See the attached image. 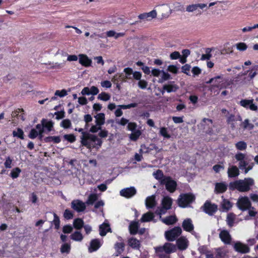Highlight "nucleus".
Masks as SVG:
<instances>
[{
	"instance_id": "f03ea898",
	"label": "nucleus",
	"mask_w": 258,
	"mask_h": 258,
	"mask_svg": "<svg viewBox=\"0 0 258 258\" xmlns=\"http://www.w3.org/2000/svg\"><path fill=\"white\" fill-rule=\"evenodd\" d=\"M195 200V196L191 193L181 194L177 199V204L179 207L184 208L193 203Z\"/></svg>"
},
{
	"instance_id": "ddd939ff",
	"label": "nucleus",
	"mask_w": 258,
	"mask_h": 258,
	"mask_svg": "<svg viewBox=\"0 0 258 258\" xmlns=\"http://www.w3.org/2000/svg\"><path fill=\"white\" fill-rule=\"evenodd\" d=\"M234 248L235 251L242 253H246L250 251V248L247 245L240 242H237L234 244Z\"/></svg>"
},
{
	"instance_id": "f3484780",
	"label": "nucleus",
	"mask_w": 258,
	"mask_h": 258,
	"mask_svg": "<svg viewBox=\"0 0 258 258\" xmlns=\"http://www.w3.org/2000/svg\"><path fill=\"white\" fill-rule=\"evenodd\" d=\"M157 12L155 10H152L149 13H145L139 15L138 18L141 20H151L156 18Z\"/></svg>"
},
{
	"instance_id": "680f3d73",
	"label": "nucleus",
	"mask_w": 258,
	"mask_h": 258,
	"mask_svg": "<svg viewBox=\"0 0 258 258\" xmlns=\"http://www.w3.org/2000/svg\"><path fill=\"white\" fill-rule=\"evenodd\" d=\"M24 110L23 109L18 108L15 111H13L12 113V117L13 118L17 117L18 118L19 117V113L21 112H24Z\"/></svg>"
},
{
	"instance_id": "5701e85b",
	"label": "nucleus",
	"mask_w": 258,
	"mask_h": 258,
	"mask_svg": "<svg viewBox=\"0 0 258 258\" xmlns=\"http://www.w3.org/2000/svg\"><path fill=\"white\" fill-rule=\"evenodd\" d=\"M79 63L85 67H89L91 65L92 60L85 54L79 55Z\"/></svg>"
},
{
	"instance_id": "473e14b6",
	"label": "nucleus",
	"mask_w": 258,
	"mask_h": 258,
	"mask_svg": "<svg viewBox=\"0 0 258 258\" xmlns=\"http://www.w3.org/2000/svg\"><path fill=\"white\" fill-rule=\"evenodd\" d=\"M153 176L155 179L160 181L161 184L162 180L166 177L164 175L163 171L160 169H158L156 172H154L153 173Z\"/></svg>"
},
{
	"instance_id": "3c124183",
	"label": "nucleus",
	"mask_w": 258,
	"mask_h": 258,
	"mask_svg": "<svg viewBox=\"0 0 258 258\" xmlns=\"http://www.w3.org/2000/svg\"><path fill=\"white\" fill-rule=\"evenodd\" d=\"M21 171V170L19 168L16 167L12 170L11 172V176L13 178H16L19 176Z\"/></svg>"
},
{
	"instance_id": "603ef678",
	"label": "nucleus",
	"mask_w": 258,
	"mask_h": 258,
	"mask_svg": "<svg viewBox=\"0 0 258 258\" xmlns=\"http://www.w3.org/2000/svg\"><path fill=\"white\" fill-rule=\"evenodd\" d=\"M60 125L64 128H68L71 125V120L69 119H64L61 121Z\"/></svg>"
},
{
	"instance_id": "49530a36",
	"label": "nucleus",
	"mask_w": 258,
	"mask_h": 258,
	"mask_svg": "<svg viewBox=\"0 0 258 258\" xmlns=\"http://www.w3.org/2000/svg\"><path fill=\"white\" fill-rule=\"evenodd\" d=\"M160 135L165 138L170 139L171 136L168 133L167 128L165 127H162L160 128Z\"/></svg>"
},
{
	"instance_id": "0eeeda50",
	"label": "nucleus",
	"mask_w": 258,
	"mask_h": 258,
	"mask_svg": "<svg viewBox=\"0 0 258 258\" xmlns=\"http://www.w3.org/2000/svg\"><path fill=\"white\" fill-rule=\"evenodd\" d=\"M175 250V246L171 243L166 242L163 246L157 247L155 248L156 253L163 252L165 251L166 253L169 254Z\"/></svg>"
},
{
	"instance_id": "f8f14e48",
	"label": "nucleus",
	"mask_w": 258,
	"mask_h": 258,
	"mask_svg": "<svg viewBox=\"0 0 258 258\" xmlns=\"http://www.w3.org/2000/svg\"><path fill=\"white\" fill-rule=\"evenodd\" d=\"M219 237L221 240L225 244L231 243L232 238L229 232L226 230H222L219 233Z\"/></svg>"
},
{
	"instance_id": "aec40b11",
	"label": "nucleus",
	"mask_w": 258,
	"mask_h": 258,
	"mask_svg": "<svg viewBox=\"0 0 258 258\" xmlns=\"http://www.w3.org/2000/svg\"><path fill=\"white\" fill-rule=\"evenodd\" d=\"M228 176L230 178H234L239 175V170L238 168L235 165H232L228 168L227 171Z\"/></svg>"
},
{
	"instance_id": "1a4fd4ad",
	"label": "nucleus",
	"mask_w": 258,
	"mask_h": 258,
	"mask_svg": "<svg viewBox=\"0 0 258 258\" xmlns=\"http://www.w3.org/2000/svg\"><path fill=\"white\" fill-rule=\"evenodd\" d=\"M179 88V86L175 83V82L171 81L168 84L163 85L161 92L162 95L165 91L168 93L176 92Z\"/></svg>"
},
{
	"instance_id": "69168bd1",
	"label": "nucleus",
	"mask_w": 258,
	"mask_h": 258,
	"mask_svg": "<svg viewBox=\"0 0 258 258\" xmlns=\"http://www.w3.org/2000/svg\"><path fill=\"white\" fill-rule=\"evenodd\" d=\"M198 250L201 254H206L207 253L209 252L208 247L206 245L200 246L198 248Z\"/></svg>"
},
{
	"instance_id": "5fc2aeb1",
	"label": "nucleus",
	"mask_w": 258,
	"mask_h": 258,
	"mask_svg": "<svg viewBox=\"0 0 258 258\" xmlns=\"http://www.w3.org/2000/svg\"><path fill=\"white\" fill-rule=\"evenodd\" d=\"M36 128L38 130V136L40 140H42L43 138V133H44V129L40 124H38L36 126Z\"/></svg>"
},
{
	"instance_id": "a18cd8bd",
	"label": "nucleus",
	"mask_w": 258,
	"mask_h": 258,
	"mask_svg": "<svg viewBox=\"0 0 258 258\" xmlns=\"http://www.w3.org/2000/svg\"><path fill=\"white\" fill-rule=\"evenodd\" d=\"M44 141L46 143L53 141L55 143H58L60 142V139L58 136L48 137L44 139Z\"/></svg>"
},
{
	"instance_id": "4468645a",
	"label": "nucleus",
	"mask_w": 258,
	"mask_h": 258,
	"mask_svg": "<svg viewBox=\"0 0 258 258\" xmlns=\"http://www.w3.org/2000/svg\"><path fill=\"white\" fill-rule=\"evenodd\" d=\"M182 227L184 231L188 232H191L194 229V224L190 218H186L183 220Z\"/></svg>"
},
{
	"instance_id": "a19ab883",
	"label": "nucleus",
	"mask_w": 258,
	"mask_h": 258,
	"mask_svg": "<svg viewBox=\"0 0 258 258\" xmlns=\"http://www.w3.org/2000/svg\"><path fill=\"white\" fill-rule=\"evenodd\" d=\"M241 126L244 129H248L249 130H252L254 127V125L249 122L248 119H246L241 124Z\"/></svg>"
},
{
	"instance_id": "bb28decb",
	"label": "nucleus",
	"mask_w": 258,
	"mask_h": 258,
	"mask_svg": "<svg viewBox=\"0 0 258 258\" xmlns=\"http://www.w3.org/2000/svg\"><path fill=\"white\" fill-rule=\"evenodd\" d=\"M207 5L205 4H192L187 6L186 10L188 12H192L196 11L198 8L203 9Z\"/></svg>"
},
{
	"instance_id": "4d7b16f0",
	"label": "nucleus",
	"mask_w": 258,
	"mask_h": 258,
	"mask_svg": "<svg viewBox=\"0 0 258 258\" xmlns=\"http://www.w3.org/2000/svg\"><path fill=\"white\" fill-rule=\"evenodd\" d=\"M252 102H253V100L243 99L240 101V104L242 106L246 108L249 105V104L251 103H252Z\"/></svg>"
},
{
	"instance_id": "393cba45",
	"label": "nucleus",
	"mask_w": 258,
	"mask_h": 258,
	"mask_svg": "<svg viewBox=\"0 0 258 258\" xmlns=\"http://www.w3.org/2000/svg\"><path fill=\"white\" fill-rule=\"evenodd\" d=\"M156 205V202L155 200V196L152 195L150 197H148L146 200V206L148 209L153 208Z\"/></svg>"
},
{
	"instance_id": "7c9ffc66",
	"label": "nucleus",
	"mask_w": 258,
	"mask_h": 258,
	"mask_svg": "<svg viewBox=\"0 0 258 258\" xmlns=\"http://www.w3.org/2000/svg\"><path fill=\"white\" fill-rule=\"evenodd\" d=\"M221 207L223 211H228L232 208V203L227 199H224L221 203Z\"/></svg>"
},
{
	"instance_id": "cd10ccee",
	"label": "nucleus",
	"mask_w": 258,
	"mask_h": 258,
	"mask_svg": "<svg viewBox=\"0 0 258 258\" xmlns=\"http://www.w3.org/2000/svg\"><path fill=\"white\" fill-rule=\"evenodd\" d=\"M248 80L251 81L258 74V65H255L248 70Z\"/></svg>"
},
{
	"instance_id": "7ed1b4c3",
	"label": "nucleus",
	"mask_w": 258,
	"mask_h": 258,
	"mask_svg": "<svg viewBox=\"0 0 258 258\" xmlns=\"http://www.w3.org/2000/svg\"><path fill=\"white\" fill-rule=\"evenodd\" d=\"M182 233L181 228L179 226H176L165 232L166 239L169 241H173Z\"/></svg>"
},
{
	"instance_id": "8fccbe9b",
	"label": "nucleus",
	"mask_w": 258,
	"mask_h": 258,
	"mask_svg": "<svg viewBox=\"0 0 258 258\" xmlns=\"http://www.w3.org/2000/svg\"><path fill=\"white\" fill-rule=\"evenodd\" d=\"M97 200V196L95 194H91L89 196L88 200L86 202L87 205H93Z\"/></svg>"
},
{
	"instance_id": "e2e57ef3",
	"label": "nucleus",
	"mask_w": 258,
	"mask_h": 258,
	"mask_svg": "<svg viewBox=\"0 0 258 258\" xmlns=\"http://www.w3.org/2000/svg\"><path fill=\"white\" fill-rule=\"evenodd\" d=\"M63 217L67 219H71L73 217V214L71 211L67 209L64 212Z\"/></svg>"
},
{
	"instance_id": "f704fd0d",
	"label": "nucleus",
	"mask_w": 258,
	"mask_h": 258,
	"mask_svg": "<svg viewBox=\"0 0 258 258\" xmlns=\"http://www.w3.org/2000/svg\"><path fill=\"white\" fill-rule=\"evenodd\" d=\"M71 238L74 241H81L83 239V236L80 232L77 231L71 234Z\"/></svg>"
},
{
	"instance_id": "2f4dec72",
	"label": "nucleus",
	"mask_w": 258,
	"mask_h": 258,
	"mask_svg": "<svg viewBox=\"0 0 258 258\" xmlns=\"http://www.w3.org/2000/svg\"><path fill=\"white\" fill-rule=\"evenodd\" d=\"M177 219L175 216H169L163 220V222L167 225H172L176 222Z\"/></svg>"
},
{
	"instance_id": "6e6d98bb",
	"label": "nucleus",
	"mask_w": 258,
	"mask_h": 258,
	"mask_svg": "<svg viewBox=\"0 0 258 258\" xmlns=\"http://www.w3.org/2000/svg\"><path fill=\"white\" fill-rule=\"evenodd\" d=\"M137 127V124L136 122H128L127 126V129L128 131H131L132 132H134L136 131V128Z\"/></svg>"
},
{
	"instance_id": "864d4df0",
	"label": "nucleus",
	"mask_w": 258,
	"mask_h": 258,
	"mask_svg": "<svg viewBox=\"0 0 258 258\" xmlns=\"http://www.w3.org/2000/svg\"><path fill=\"white\" fill-rule=\"evenodd\" d=\"M38 136V130L36 128H32L29 135L28 137L32 139L36 138Z\"/></svg>"
},
{
	"instance_id": "c03bdc74",
	"label": "nucleus",
	"mask_w": 258,
	"mask_h": 258,
	"mask_svg": "<svg viewBox=\"0 0 258 258\" xmlns=\"http://www.w3.org/2000/svg\"><path fill=\"white\" fill-rule=\"evenodd\" d=\"M13 136L21 139H24V132L23 130L20 128H18L17 131H14L13 132Z\"/></svg>"
},
{
	"instance_id": "13d9d810",
	"label": "nucleus",
	"mask_w": 258,
	"mask_h": 258,
	"mask_svg": "<svg viewBox=\"0 0 258 258\" xmlns=\"http://www.w3.org/2000/svg\"><path fill=\"white\" fill-rule=\"evenodd\" d=\"M234 157L237 161L240 162L244 160L245 158V154L241 152H238L235 154Z\"/></svg>"
},
{
	"instance_id": "6e6552de",
	"label": "nucleus",
	"mask_w": 258,
	"mask_h": 258,
	"mask_svg": "<svg viewBox=\"0 0 258 258\" xmlns=\"http://www.w3.org/2000/svg\"><path fill=\"white\" fill-rule=\"evenodd\" d=\"M238 208L242 211H245L251 207V203L247 197L239 198L237 201Z\"/></svg>"
},
{
	"instance_id": "2eb2a0df",
	"label": "nucleus",
	"mask_w": 258,
	"mask_h": 258,
	"mask_svg": "<svg viewBox=\"0 0 258 258\" xmlns=\"http://www.w3.org/2000/svg\"><path fill=\"white\" fill-rule=\"evenodd\" d=\"M228 185L224 182H217L215 184L214 191L216 194H223L227 189Z\"/></svg>"
},
{
	"instance_id": "ea45409f",
	"label": "nucleus",
	"mask_w": 258,
	"mask_h": 258,
	"mask_svg": "<svg viewBox=\"0 0 258 258\" xmlns=\"http://www.w3.org/2000/svg\"><path fill=\"white\" fill-rule=\"evenodd\" d=\"M142 132L140 130H137L135 131L132 132L130 136L131 140L133 141H136L141 135Z\"/></svg>"
},
{
	"instance_id": "6ab92c4d",
	"label": "nucleus",
	"mask_w": 258,
	"mask_h": 258,
	"mask_svg": "<svg viewBox=\"0 0 258 258\" xmlns=\"http://www.w3.org/2000/svg\"><path fill=\"white\" fill-rule=\"evenodd\" d=\"M176 245L180 250H185L188 246V241L184 237H181L176 240Z\"/></svg>"
},
{
	"instance_id": "338daca9",
	"label": "nucleus",
	"mask_w": 258,
	"mask_h": 258,
	"mask_svg": "<svg viewBox=\"0 0 258 258\" xmlns=\"http://www.w3.org/2000/svg\"><path fill=\"white\" fill-rule=\"evenodd\" d=\"M236 121V116L233 114H230L227 118V123L230 124L231 122H233Z\"/></svg>"
},
{
	"instance_id": "20e7f679",
	"label": "nucleus",
	"mask_w": 258,
	"mask_h": 258,
	"mask_svg": "<svg viewBox=\"0 0 258 258\" xmlns=\"http://www.w3.org/2000/svg\"><path fill=\"white\" fill-rule=\"evenodd\" d=\"M201 209L210 216L213 215L218 210V206L212 204L210 201H206Z\"/></svg>"
},
{
	"instance_id": "774afa93",
	"label": "nucleus",
	"mask_w": 258,
	"mask_h": 258,
	"mask_svg": "<svg viewBox=\"0 0 258 258\" xmlns=\"http://www.w3.org/2000/svg\"><path fill=\"white\" fill-rule=\"evenodd\" d=\"M138 85L140 88L144 89L147 88L148 83L146 81L144 80H140L138 82Z\"/></svg>"
},
{
	"instance_id": "9d476101",
	"label": "nucleus",
	"mask_w": 258,
	"mask_h": 258,
	"mask_svg": "<svg viewBox=\"0 0 258 258\" xmlns=\"http://www.w3.org/2000/svg\"><path fill=\"white\" fill-rule=\"evenodd\" d=\"M137 194V190L135 187L131 186L121 189L120 191V195L122 197H125L127 199L131 198Z\"/></svg>"
},
{
	"instance_id": "423d86ee",
	"label": "nucleus",
	"mask_w": 258,
	"mask_h": 258,
	"mask_svg": "<svg viewBox=\"0 0 258 258\" xmlns=\"http://www.w3.org/2000/svg\"><path fill=\"white\" fill-rule=\"evenodd\" d=\"M161 184L165 185L166 189L170 192H173L176 189V182L172 180L170 176L166 177L161 181Z\"/></svg>"
},
{
	"instance_id": "c9c22d12",
	"label": "nucleus",
	"mask_w": 258,
	"mask_h": 258,
	"mask_svg": "<svg viewBox=\"0 0 258 258\" xmlns=\"http://www.w3.org/2000/svg\"><path fill=\"white\" fill-rule=\"evenodd\" d=\"M235 219V215L233 213H229L227 215L226 222L229 227H232L233 226Z\"/></svg>"
},
{
	"instance_id": "72a5a7b5",
	"label": "nucleus",
	"mask_w": 258,
	"mask_h": 258,
	"mask_svg": "<svg viewBox=\"0 0 258 258\" xmlns=\"http://www.w3.org/2000/svg\"><path fill=\"white\" fill-rule=\"evenodd\" d=\"M42 127H46L47 128L48 131L50 132L51 131V128L53 126V122L52 121H47L45 119H43L41 120V124H40Z\"/></svg>"
},
{
	"instance_id": "0e129e2a",
	"label": "nucleus",
	"mask_w": 258,
	"mask_h": 258,
	"mask_svg": "<svg viewBox=\"0 0 258 258\" xmlns=\"http://www.w3.org/2000/svg\"><path fill=\"white\" fill-rule=\"evenodd\" d=\"M167 70L170 72L176 74L178 73V69L176 66L170 65L168 66Z\"/></svg>"
},
{
	"instance_id": "79ce46f5",
	"label": "nucleus",
	"mask_w": 258,
	"mask_h": 258,
	"mask_svg": "<svg viewBox=\"0 0 258 258\" xmlns=\"http://www.w3.org/2000/svg\"><path fill=\"white\" fill-rule=\"evenodd\" d=\"M97 125H101L104 123L105 115L104 113H99L95 116Z\"/></svg>"
},
{
	"instance_id": "e433bc0d",
	"label": "nucleus",
	"mask_w": 258,
	"mask_h": 258,
	"mask_svg": "<svg viewBox=\"0 0 258 258\" xmlns=\"http://www.w3.org/2000/svg\"><path fill=\"white\" fill-rule=\"evenodd\" d=\"M235 148L237 150L239 151H244L247 148V144L246 142L243 141H239L235 144Z\"/></svg>"
},
{
	"instance_id": "052dcab7",
	"label": "nucleus",
	"mask_w": 258,
	"mask_h": 258,
	"mask_svg": "<svg viewBox=\"0 0 258 258\" xmlns=\"http://www.w3.org/2000/svg\"><path fill=\"white\" fill-rule=\"evenodd\" d=\"M124 72L127 79H131V76L133 74V69L131 68H126L124 69Z\"/></svg>"
},
{
	"instance_id": "c85d7f7f",
	"label": "nucleus",
	"mask_w": 258,
	"mask_h": 258,
	"mask_svg": "<svg viewBox=\"0 0 258 258\" xmlns=\"http://www.w3.org/2000/svg\"><path fill=\"white\" fill-rule=\"evenodd\" d=\"M110 230L109 225L106 223H103L99 227V233L101 236H105L106 233Z\"/></svg>"
},
{
	"instance_id": "09e8293b",
	"label": "nucleus",
	"mask_w": 258,
	"mask_h": 258,
	"mask_svg": "<svg viewBox=\"0 0 258 258\" xmlns=\"http://www.w3.org/2000/svg\"><path fill=\"white\" fill-rule=\"evenodd\" d=\"M71 249V245L69 243H64L63 244L60 249V252L61 253H68L70 252Z\"/></svg>"
},
{
	"instance_id": "b1692460",
	"label": "nucleus",
	"mask_w": 258,
	"mask_h": 258,
	"mask_svg": "<svg viewBox=\"0 0 258 258\" xmlns=\"http://www.w3.org/2000/svg\"><path fill=\"white\" fill-rule=\"evenodd\" d=\"M172 203V199L167 196L163 198L161 205L164 209L169 210L171 208Z\"/></svg>"
},
{
	"instance_id": "4be33fe9",
	"label": "nucleus",
	"mask_w": 258,
	"mask_h": 258,
	"mask_svg": "<svg viewBox=\"0 0 258 258\" xmlns=\"http://www.w3.org/2000/svg\"><path fill=\"white\" fill-rule=\"evenodd\" d=\"M139 223L138 221H132L129 225L128 229L131 235H134L138 233V229L139 228Z\"/></svg>"
},
{
	"instance_id": "412c9836",
	"label": "nucleus",
	"mask_w": 258,
	"mask_h": 258,
	"mask_svg": "<svg viewBox=\"0 0 258 258\" xmlns=\"http://www.w3.org/2000/svg\"><path fill=\"white\" fill-rule=\"evenodd\" d=\"M52 217L53 216V220L51 222V224H53L55 226V229H58L59 228L60 225V220L58 216L55 213L51 212H47L46 214V217Z\"/></svg>"
},
{
	"instance_id": "bf43d9fd",
	"label": "nucleus",
	"mask_w": 258,
	"mask_h": 258,
	"mask_svg": "<svg viewBox=\"0 0 258 258\" xmlns=\"http://www.w3.org/2000/svg\"><path fill=\"white\" fill-rule=\"evenodd\" d=\"M236 47L240 51H244L247 49V46L245 43L240 42L236 44Z\"/></svg>"
},
{
	"instance_id": "f257e3e1",
	"label": "nucleus",
	"mask_w": 258,
	"mask_h": 258,
	"mask_svg": "<svg viewBox=\"0 0 258 258\" xmlns=\"http://www.w3.org/2000/svg\"><path fill=\"white\" fill-rule=\"evenodd\" d=\"M76 131L81 132L82 136L81 137V143L83 146L86 147L88 149H91L92 147H95V145L101 146V141L96 136L90 134L87 132H83V128H79Z\"/></svg>"
},
{
	"instance_id": "4c0bfd02",
	"label": "nucleus",
	"mask_w": 258,
	"mask_h": 258,
	"mask_svg": "<svg viewBox=\"0 0 258 258\" xmlns=\"http://www.w3.org/2000/svg\"><path fill=\"white\" fill-rule=\"evenodd\" d=\"M228 187L230 190L233 191L237 189L239 191V180L230 182Z\"/></svg>"
},
{
	"instance_id": "58836bf2",
	"label": "nucleus",
	"mask_w": 258,
	"mask_h": 258,
	"mask_svg": "<svg viewBox=\"0 0 258 258\" xmlns=\"http://www.w3.org/2000/svg\"><path fill=\"white\" fill-rule=\"evenodd\" d=\"M212 49H213L211 48H206L205 49L206 54H203L202 55L201 59L202 60H209L212 57V54L211 53Z\"/></svg>"
},
{
	"instance_id": "39448f33",
	"label": "nucleus",
	"mask_w": 258,
	"mask_h": 258,
	"mask_svg": "<svg viewBox=\"0 0 258 258\" xmlns=\"http://www.w3.org/2000/svg\"><path fill=\"white\" fill-rule=\"evenodd\" d=\"M253 184L254 180L251 178H245L244 180L239 179V191H248Z\"/></svg>"
},
{
	"instance_id": "de8ad7c7",
	"label": "nucleus",
	"mask_w": 258,
	"mask_h": 258,
	"mask_svg": "<svg viewBox=\"0 0 258 258\" xmlns=\"http://www.w3.org/2000/svg\"><path fill=\"white\" fill-rule=\"evenodd\" d=\"M110 97L111 96L109 94L105 92H102L98 95L97 98L101 100L106 101L109 100Z\"/></svg>"
},
{
	"instance_id": "a878e982",
	"label": "nucleus",
	"mask_w": 258,
	"mask_h": 258,
	"mask_svg": "<svg viewBox=\"0 0 258 258\" xmlns=\"http://www.w3.org/2000/svg\"><path fill=\"white\" fill-rule=\"evenodd\" d=\"M124 247L125 244L123 242H116L114 245L116 256L121 254L124 251Z\"/></svg>"
},
{
	"instance_id": "c756f323",
	"label": "nucleus",
	"mask_w": 258,
	"mask_h": 258,
	"mask_svg": "<svg viewBox=\"0 0 258 258\" xmlns=\"http://www.w3.org/2000/svg\"><path fill=\"white\" fill-rule=\"evenodd\" d=\"M155 217L154 214L150 212H148L143 215L141 221L142 222H149L152 220Z\"/></svg>"
},
{
	"instance_id": "37998d69",
	"label": "nucleus",
	"mask_w": 258,
	"mask_h": 258,
	"mask_svg": "<svg viewBox=\"0 0 258 258\" xmlns=\"http://www.w3.org/2000/svg\"><path fill=\"white\" fill-rule=\"evenodd\" d=\"M84 221L81 218H77L74 220L73 225L77 229H81L84 226Z\"/></svg>"
},
{
	"instance_id": "a211bd4d",
	"label": "nucleus",
	"mask_w": 258,
	"mask_h": 258,
	"mask_svg": "<svg viewBox=\"0 0 258 258\" xmlns=\"http://www.w3.org/2000/svg\"><path fill=\"white\" fill-rule=\"evenodd\" d=\"M127 244L133 249H139L141 247L140 241L134 237L128 238Z\"/></svg>"
},
{
	"instance_id": "9b49d317",
	"label": "nucleus",
	"mask_w": 258,
	"mask_h": 258,
	"mask_svg": "<svg viewBox=\"0 0 258 258\" xmlns=\"http://www.w3.org/2000/svg\"><path fill=\"white\" fill-rule=\"evenodd\" d=\"M71 207L78 212L84 211L86 209L85 203L79 200H73L71 203Z\"/></svg>"
},
{
	"instance_id": "dca6fc26",
	"label": "nucleus",
	"mask_w": 258,
	"mask_h": 258,
	"mask_svg": "<svg viewBox=\"0 0 258 258\" xmlns=\"http://www.w3.org/2000/svg\"><path fill=\"white\" fill-rule=\"evenodd\" d=\"M101 246V243L99 239H94L91 241L88 247V251L92 252L98 250Z\"/></svg>"
}]
</instances>
